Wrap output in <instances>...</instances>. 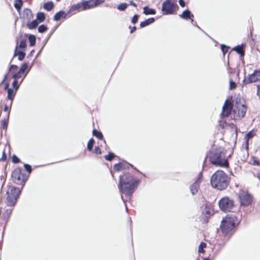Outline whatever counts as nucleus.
I'll return each mask as SVG.
<instances>
[{
  "label": "nucleus",
  "instance_id": "31",
  "mask_svg": "<svg viewBox=\"0 0 260 260\" xmlns=\"http://www.w3.org/2000/svg\"><path fill=\"white\" fill-rule=\"evenodd\" d=\"M9 117V113L8 114L7 118H5L2 123V126L4 129L6 128L8 125V120Z\"/></svg>",
  "mask_w": 260,
  "mask_h": 260
},
{
  "label": "nucleus",
  "instance_id": "35",
  "mask_svg": "<svg viewBox=\"0 0 260 260\" xmlns=\"http://www.w3.org/2000/svg\"><path fill=\"white\" fill-rule=\"evenodd\" d=\"M252 160L253 161V164L257 166H260V160L257 157L253 156L252 157Z\"/></svg>",
  "mask_w": 260,
  "mask_h": 260
},
{
  "label": "nucleus",
  "instance_id": "45",
  "mask_svg": "<svg viewBox=\"0 0 260 260\" xmlns=\"http://www.w3.org/2000/svg\"><path fill=\"white\" fill-rule=\"evenodd\" d=\"M24 167L25 170L29 173H30L31 171V166L27 164H24Z\"/></svg>",
  "mask_w": 260,
  "mask_h": 260
},
{
  "label": "nucleus",
  "instance_id": "24",
  "mask_svg": "<svg viewBox=\"0 0 260 260\" xmlns=\"http://www.w3.org/2000/svg\"><path fill=\"white\" fill-rule=\"evenodd\" d=\"M23 5V2L22 0H15L14 3V7L18 11V12H20V10L21 8V7Z\"/></svg>",
  "mask_w": 260,
  "mask_h": 260
},
{
  "label": "nucleus",
  "instance_id": "50",
  "mask_svg": "<svg viewBox=\"0 0 260 260\" xmlns=\"http://www.w3.org/2000/svg\"><path fill=\"white\" fill-rule=\"evenodd\" d=\"M94 152L96 154H100L101 153V149L99 147H96L94 149Z\"/></svg>",
  "mask_w": 260,
  "mask_h": 260
},
{
  "label": "nucleus",
  "instance_id": "21",
  "mask_svg": "<svg viewBox=\"0 0 260 260\" xmlns=\"http://www.w3.org/2000/svg\"><path fill=\"white\" fill-rule=\"evenodd\" d=\"M81 8L82 9V2L81 3L74 4L73 6H72L68 12V14H69L74 11L79 10Z\"/></svg>",
  "mask_w": 260,
  "mask_h": 260
},
{
  "label": "nucleus",
  "instance_id": "18",
  "mask_svg": "<svg viewBox=\"0 0 260 260\" xmlns=\"http://www.w3.org/2000/svg\"><path fill=\"white\" fill-rule=\"evenodd\" d=\"M129 164L125 162H120L117 164H115L114 166V169L115 171H120L123 169H125L128 167Z\"/></svg>",
  "mask_w": 260,
  "mask_h": 260
},
{
  "label": "nucleus",
  "instance_id": "9",
  "mask_svg": "<svg viewBox=\"0 0 260 260\" xmlns=\"http://www.w3.org/2000/svg\"><path fill=\"white\" fill-rule=\"evenodd\" d=\"M12 177L13 181L17 184L23 185L26 180L24 175L22 173L20 169H16L12 173Z\"/></svg>",
  "mask_w": 260,
  "mask_h": 260
},
{
  "label": "nucleus",
  "instance_id": "34",
  "mask_svg": "<svg viewBox=\"0 0 260 260\" xmlns=\"http://www.w3.org/2000/svg\"><path fill=\"white\" fill-rule=\"evenodd\" d=\"M128 5L126 3H122L119 5L117 7V9L120 11H124L127 7Z\"/></svg>",
  "mask_w": 260,
  "mask_h": 260
},
{
  "label": "nucleus",
  "instance_id": "64",
  "mask_svg": "<svg viewBox=\"0 0 260 260\" xmlns=\"http://www.w3.org/2000/svg\"><path fill=\"white\" fill-rule=\"evenodd\" d=\"M203 260H210V259L209 257H205Z\"/></svg>",
  "mask_w": 260,
  "mask_h": 260
},
{
  "label": "nucleus",
  "instance_id": "5",
  "mask_svg": "<svg viewBox=\"0 0 260 260\" xmlns=\"http://www.w3.org/2000/svg\"><path fill=\"white\" fill-rule=\"evenodd\" d=\"M21 191L18 188L9 186L6 194V204L8 206H13L17 202Z\"/></svg>",
  "mask_w": 260,
  "mask_h": 260
},
{
  "label": "nucleus",
  "instance_id": "14",
  "mask_svg": "<svg viewBox=\"0 0 260 260\" xmlns=\"http://www.w3.org/2000/svg\"><path fill=\"white\" fill-rule=\"evenodd\" d=\"M100 2L99 0H89L88 1L82 2V10H85L93 8L98 5Z\"/></svg>",
  "mask_w": 260,
  "mask_h": 260
},
{
  "label": "nucleus",
  "instance_id": "54",
  "mask_svg": "<svg viewBox=\"0 0 260 260\" xmlns=\"http://www.w3.org/2000/svg\"><path fill=\"white\" fill-rule=\"evenodd\" d=\"M146 26V20L144 21L143 22H142L140 23V26L141 27H143Z\"/></svg>",
  "mask_w": 260,
  "mask_h": 260
},
{
  "label": "nucleus",
  "instance_id": "19",
  "mask_svg": "<svg viewBox=\"0 0 260 260\" xmlns=\"http://www.w3.org/2000/svg\"><path fill=\"white\" fill-rule=\"evenodd\" d=\"M16 55H18V59L19 60H22L25 57V53L22 51H19L18 50V47H16L14 52V56Z\"/></svg>",
  "mask_w": 260,
  "mask_h": 260
},
{
  "label": "nucleus",
  "instance_id": "52",
  "mask_svg": "<svg viewBox=\"0 0 260 260\" xmlns=\"http://www.w3.org/2000/svg\"><path fill=\"white\" fill-rule=\"evenodd\" d=\"M6 159V155L4 152L3 151V156L0 158V160L5 161Z\"/></svg>",
  "mask_w": 260,
  "mask_h": 260
},
{
  "label": "nucleus",
  "instance_id": "44",
  "mask_svg": "<svg viewBox=\"0 0 260 260\" xmlns=\"http://www.w3.org/2000/svg\"><path fill=\"white\" fill-rule=\"evenodd\" d=\"M155 13V11L154 9L149 8L147 7V15L154 14Z\"/></svg>",
  "mask_w": 260,
  "mask_h": 260
},
{
  "label": "nucleus",
  "instance_id": "53",
  "mask_svg": "<svg viewBox=\"0 0 260 260\" xmlns=\"http://www.w3.org/2000/svg\"><path fill=\"white\" fill-rule=\"evenodd\" d=\"M257 94L260 98V85H257Z\"/></svg>",
  "mask_w": 260,
  "mask_h": 260
},
{
  "label": "nucleus",
  "instance_id": "56",
  "mask_svg": "<svg viewBox=\"0 0 260 260\" xmlns=\"http://www.w3.org/2000/svg\"><path fill=\"white\" fill-rule=\"evenodd\" d=\"M9 83H8V82H6L5 83V90H8L9 89Z\"/></svg>",
  "mask_w": 260,
  "mask_h": 260
},
{
  "label": "nucleus",
  "instance_id": "63",
  "mask_svg": "<svg viewBox=\"0 0 260 260\" xmlns=\"http://www.w3.org/2000/svg\"><path fill=\"white\" fill-rule=\"evenodd\" d=\"M129 4L133 6H134V7H136V5L135 3H134V2L131 1Z\"/></svg>",
  "mask_w": 260,
  "mask_h": 260
},
{
  "label": "nucleus",
  "instance_id": "29",
  "mask_svg": "<svg viewBox=\"0 0 260 260\" xmlns=\"http://www.w3.org/2000/svg\"><path fill=\"white\" fill-rule=\"evenodd\" d=\"M92 133L94 136L98 138L100 140L103 139V136L101 132H99L96 129H94Z\"/></svg>",
  "mask_w": 260,
  "mask_h": 260
},
{
  "label": "nucleus",
  "instance_id": "37",
  "mask_svg": "<svg viewBox=\"0 0 260 260\" xmlns=\"http://www.w3.org/2000/svg\"><path fill=\"white\" fill-rule=\"evenodd\" d=\"M94 144V140L93 139H91L88 142L87 149L88 150H91L93 145Z\"/></svg>",
  "mask_w": 260,
  "mask_h": 260
},
{
  "label": "nucleus",
  "instance_id": "59",
  "mask_svg": "<svg viewBox=\"0 0 260 260\" xmlns=\"http://www.w3.org/2000/svg\"><path fill=\"white\" fill-rule=\"evenodd\" d=\"M256 177L260 180V171L257 173Z\"/></svg>",
  "mask_w": 260,
  "mask_h": 260
},
{
  "label": "nucleus",
  "instance_id": "55",
  "mask_svg": "<svg viewBox=\"0 0 260 260\" xmlns=\"http://www.w3.org/2000/svg\"><path fill=\"white\" fill-rule=\"evenodd\" d=\"M129 29H131V33H133L136 29L135 26L131 27V26L129 27Z\"/></svg>",
  "mask_w": 260,
  "mask_h": 260
},
{
  "label": "nucleus",
  "instance_id": "25",
  "mask_svg": "<svg viewBox=\"0 0 260 260\" xmlns=\"http://www.w3.org/2000/svg\"><path fill=\"white\" fill-rule=\"evenodd\" d=\"M45 19V16L44 13L42 12H39L37 14V21L40 22H42L44 21Z\"/></svg>",
  "mask_w": 260,
  "mask_h": 260
},
{
  "label": "nucleus",
  "instance_id": "10",
  "mask_svg": "<svg viewBox=\"0 0 260 260\" xmlns=\"http://www.w3.org/2000/svg\"><path fill=\"white\" fill-rule=\"evenodd\" d=\"M260 82V70H255L253 73L249 74L247 77H245L242 81L243 84Z\"/></svg>",
  "mask_w": 260,
  "mask_h": 260
},
{
  "label": "nucleus",
  "instance_id": "58",
  "mask_svg": "<svg viewBox=\"0 0 260 260\" xmlns=\"http://www.w3.org/2000/svg\"><path fill=\"white\" fill-rule=\"evenodd\" d=\"M7 79V74H6L4 77V79L2 81V83H4L5 81Z\"/></svg>",
  "mask_w": 260,
  "mask_h": 260
},
{
  "label": "nucleus",
  "instance_id": "6",
  "mask_svg": "<svg viewBox=\"0 0 260 260\" xmlns=\"http://www.w3.org/2000/svg\"><path fill=\"white\" fill-rule=\"evenodd\" d=\"M178 8V6L172 0H165L162 4V13L163 15L172 14Z\"/></svg>",
  "mask_w": 260,
  "mask_h": 260
},
{
  "label": "nucleus",
  "instance_id": "33",
  "mask_svg": "<svg viewBox=\"0 0 260 260\" xmlns=\"http://www.w3.org/2000/svg\"><path fill=\"white\" fill-rule=\"evenodd\" d=\"M237 87V84L235 82H234L232 79L230 80V90H233L236 88Z\"/></svg>",
  "mask_w": 260,
  "mask_h": 260
},
{
  "label": "nucleus",
  "instance_id": "12",
  "mask_svg": "<svg viewBox=\"0 0 260 260\" xmlns=\"http://www.w3.org/2000/svg\"><path fill=\"white\" fill-rule=\"evenodd\" d=\"M233 109V104L231 102L226 100L222 107V111L221 113L222 116L224 117H228L231 114Z\"/></svg>",
  "mask_w": 260,
  "mask_h": 260
},
{
  "label": "nucleus",
  "instance_id": "17",
  "mask_svg": "<svg viewBox=\"0 0 260 260\" xmlns=\"http://www.w3.org/2000/svg\"><path fill=\"white\" fill-rule=\"evenodd\" d=\"M245 45L242 44L240 45H237L233 48V50L235 51L240 56L243 57L245 54Z\"/></svg>",
  "mask_w": 260,
  "mask_h": 260
},
{
  "label": "nucleus",
  "instance_id": "1",
  "mask_svg": "<svg viewBox=\"0 0 260 260\" xmlns=\"http://www.w3.org/2000/svg\"><path fill=\"white\" fill-rule=\"evenodd\" d=\"M138 185L137 179L133 176L125 174L120 177L118 187L121 193L129 196L134 193Z\"/></svg>",
  "mask_w": 260,
  "mask_h": 260
},
{
  "label": "nucleus",
  "instance_id": "49",
  "mask_svg": "<svg viewBox=\"0 0 260 260\" xmlns=\"http://www.w3.org/2000/svg\"><path fill=\"white\" fill-rule=\"evenodd\" d=\"M17 69V66L15 65H12L9 71H15Z\"/></svg>",
  "mask_w": 260,
  "mask_h": 260
},
{
  "label": "nucleus",
  "instance_id": "20",
  "mask_svg": "<svg viewBox=\"0 0 260 260\" xmlns=\"http://www.w3.org/2000/svg\"><path fill=\"white\" fill-rule=\"evenodd\" d=\"M67 15V14H66L64 11H59L55 15L54 20L55 21H58L61 18H65Z\"/></svg>",
  "mask_w": 260,
  "mask_h": 260
},
{
  "label": "nucleus",
  "instance_id": "28",
  "mask_svg": "<svg viewBox=\"0 0 260 260\" xmlns=\"http://www.w3.org/2000/svg\"><path fill=\"white\" fill-rule=\"evenodd\" d=\"M54 6L53 3L52 2L46 3L44 5V8L47 11H50L52 9Z\"/></svg>",
  "mask_w": 260,
  "mask_h": 260
},
{
  "label": "nucleus",
  "instance_id": "27",
  "mask_svg": "<svg viewBox=\"0 0 260 260\" xmlns=\"http://www.w3.org/2000/svg\"><path fill=\"white\" fill-rule=\"evenodd\" d=\"M12 212V209H7L4 213H3V216H4V218L5 219H9V217H10L11 214Z\"/></svg>",
  "mask_w": 260,
  "mask_h": 260
},
{
  "label": "nucleus",
  "instance_id": "39",
  "mask_svg": "<svg viewBox=\"0 0 260 260\" xmlns=\"http://www.w3.org/2000/svg\"><path fill=\"white\" fill-rule=\"evenodd\" d=\"M12 85L15 89L17 90L19 87L20 83H18V81L17 80L14 79L12 83Z\"/></svg>",
  "mask_w": 260,
  "mask_h": 260
},
{
  "label": "nucleus",
  "instance_id": "3",
  "mask_svg": "<svg viewBox=\"0 0 260 260\" xmlns=\"http://www.w3.org/2000/svg\"><path fill=\"white\" fill-rule=\"evenodd\" d=\"M230 179L227 174L221 170L215 172L211 176L210 183L212 187L219 190H224L229 185Z\"/></svg>",
  "mask_w": 260,
  "mask_h": 260
},
{
  "label": "nucleus",
  "instance_id": "22",
  "mask_svg": "<svg viewBox=\"0 0 260 260\" xmlns=\"http://www.w3.org/2000/svg\"><path fill=\"white\" fill-rule=\"evenodd\" d=\"M39 23V22L37 21V20L36 19L32 21L31 22H28L26 25L29 29H32L36 28L38 26Z\"/></svg>",
  "mask_w": 260,
  "mask_h": 260
},
{
  "label": "nucleus",
  "instance_id": "42",
  "mask_svg": "<svg viewBox=\"0 0 260 260\" xmlns=\"http://www.w3.org/2000/svg\"><path fill=\"white\" fill-rule=\"evenodd\" d=\"M115 156L113 153H110L108 155H105V158L107 160H111Z\"/></svg>",
  "mask_w": 260,
  "mask_h": 260
},
{
  "label": "nucleus",
  "instance_id": "15",
  "mask_svg": "<svg viewBox=\"0 0 260 260\" xmlns=\"http://www.w3.org/2000/svg\"><path fill=\"white\" fill-rule=\"evenodd\" d=\"M179 16L183 19H190L191 22H193L194 15L188 9L184 10L181 14L179 15Z\"/></svg>",
  "mask_w": 260,
  "mask_h": 260
},
{
  "label": "nucleus",
  "instance_id": "47",
  "mask_svg": "<svg viewBox=\"0 0 260 260\" xmlns=\"http://www.w3.org/2000/svg\"><path fill=\"white\" fill-rule=\"evenodd\" d=\"M155 21V19L154 18H147V25H149L152 23H153Z\"/></svg>",
  "mask_w": 260,
  "mask_h": 260
},
{
  "label": "nucleus",
  "instance_id": "2",
  "mask_svg": "<svg viewBox=\"0 0 260 260\" xmlns=\"http://www.w3.org/2000/svg\"><path fill=\"white\" fill-rule=\"evenodd\" d=\"M209 160L212 165L220 167H228L229 162L225 158L224 150L222 147L213 148L209 152Z\"/></svg>",
  "mask_w": 260,
  "mask_h": 260
},
{
  "label": "nucleus",
  "instance_id": "46",
  "mask_svg": "<svg viewBox=\"0 0 260 260\" xmlns=\"http://www.w3.org/2000/svg\"><path fill=\"white\" fill-rule=\"evenodd\" d=\"M139 15H135L132 19V22L134 24L136 23L138 19Z\"/></svg>",
  "mask_w": 260,
  "mask_h": 260
},
{
  "label": "nucleus",
  "instance_id": "36",
  "mask_svg": "<svg viewBox=\"0 0 260 260\" xmlns=\"http://www.w3.org/2000/svg\"><path fill=\"white\" fill-rule=\"evenodd\" d=\"M220 48L223 55H225V54L228 51V50L230 48L229 47L224 44H221Z\"/></svg>",
  "mask_w": 260,
  "mask_h": 260
},
{
  "label": "nucleus",
  "instance_id": "43",
  "mask_svg": "<svg viewBox=\"0 0 260 260\" xmlns=\"http://www.w3.org/2000/svg\"><path fill=\"white\" fill-rule=\"evenodd\" d=\"M16 47H18V49L19 48H24L26 47V42L24 40L21 41L18 46H17Z\"/></svg>",
  "mask_w": 260,
  "mask_h": 260
},
{
  "label": "nucleus",
  "instance_id": "26",
  "mask_svg": "<svg viewBox=\"0 0 260 260\" xmlns=\"http://www.w3.org/2000/svg\"><path fill=\"white\" fill-rule=\"evenodd\" d=\"M254 135L255 133L253 131H250L246 134L245 139H246L247 147H248V142L249 140L253 138Z\"/></svg>",
  "mask_w": 260,
  "mask_h": 260
},
{
  "label": "nucleus",
  "instance_id": "62",
  "mask_svg": "<svg viewBox=\"0 0 260 260\" xmlns=\"http://www.w3.org/2000/svg\"><path fill=\"white\" fill-rule=\"evenodd\" d=\"M210 213H211V212H210L209 210H207L206 211V214L207 215H209L210 214Z\"/></svg>",
  "mask_w": 260,
  "mask_h": 260
},
{
  "label": "nucleus",
  "instance_id": "40",
  "mask_svg": "<svg viewBox=\"0 0 260 260\" xmlns=\"http://www.w3.org/2000/svg\"><path fill=\"white\" fill-rule=\"evenodd\" d=\"M27 68V64L26 63H24L21 66L20 69L18 71L19 72L21 73V74H24L25 71Z\"/></svg>",
  "mask_w": 260,
  "mask_h": 260
},
{
  "label": "nucleus",
  "instance_id": "23",
  "mask_svg": "<svg viewBox=\"0 0 260 260\" xmlns=\"http://www.w3.org/2000/svg\"><path fill=\"white\" fill-rule=\"evenodd\" d=\"M17 90H16L15 89V90L14 89H9L8 90H7V92H8V98L10 100H13L14 96H15V93H16V92Z\"/></svg>",
  "mask_w": 260,
  "mask_h": 260
},
{
  "label": "nucleus",
  "instance_id": "38",
  "mask_svg": "<svg viewBox=\"0 0 260 260\" xmlns=\"http://www.w3.org/2000/svg\"><path fill=\"white\" fill-rule=\"evenodd\" d=\"M47 29V26L44 25H40L38 28V31L39 32L43 33L46 31Z\"/></svg>",
  "mask_w": 260,
  "mask_h": 260
},
{
  "label": "nucleus",
  "instance_id": "16",
  "mask_svg": "<svg viewBox=\"0 0 260 260\" xmlns=\"http://www.w3.org/2000/svg\"><path fill=\"white\" fill-rule=\"evenodd\" d=\"M22 17L24 20L29 21L33 18V14L29 9H25L23 10Z\"/></svg>",
  "mask_w": 260,
  "mask_h": 260
},
{
  "label": "nucleus",
  "instance_id": "51",
  "mask_svg": "<svg viewBox=\"0 0 260 260\" xmlns=\"http://www.w3.org/2000/svg\"><path fill=\"white\" fill-rule=\"evenodd\" d=\"M179 4L180 6L182 7H184L186 5V3L184 0H179Z\"/></svg>",
  "mask_w": 260,
  "mask_h": 260
},
{
  "label": "nucleus",
  "instance_id": "60",
  "mask_svg": "<svg viewBox=\"0 0 260 260\" xmlns=\"http://www.w3.org/2000/svg\"><path fill=\"white\" fill-rule=\"evenodd\" d=\"M143 12L145 14H146V6L144 7Z\"/></svg>",
  "mask_w": 260,
  "mask_h": 260
},
{
  "label": "nucleus",
  "instance_id": "7",
  "mask_svg": "<svg viewBox=\"0 0 260 260\" xmlns=\"http://www.w3.org/2000/svg\"><path fill=\"white\" fill-rule=\"evenodd\" d=\"M218 205L220 209L225 212H231L234 207V203L233 200L228 197H223L221 199Z\"/></svg>",
  "mask_w": 260,
  "mask_h": 260
},
{
  "label": "nucleus",
  "instance_id": "61",
  "mask_svg": "<svg viewBox=\"0 0 260 260\" xmlns=\"http://www.w3.org/2000/svg\"><path fill=\"white\" fill-rule=\"evenodd\" d=\"M194 21L193 22H191L192 23V24L194 26H196L197 27H198L199 29H201L200 27L197 25V22H195L194 23H193Z\"/></svg>",
  "mask_w": 260,
  "mask_h": 260
},
{
  "label": "nucleus",
  "instance_id": "48",
  "mask_svg": "<svg viewBox=\"0 0 260 260\" xmlns=\"http://www.w3.org/2000/svg\"><path fill=\"white\" fill-rule=\"evenodd\" d=\"M12 160L14 163H18L20 161L19 158L15 155L12 157Z\"/></svg>",
  "mask_w": 260,
  "mask_h": 260
},
{
  "label": "nucleus",
  "instance_id": "8",
  "mask_svg": "<svg viewBox=\"0 0 260 260\" xmlns=\"http://www.w3.org/2000/svg\"><path fill=\"white\" fill-rule=\"evenodd\" d=\"M247 111V107L244 104L236 102L233 109V113L236 118H243Z\"/></svg>",
  "mask_w": 260,
  "mask_h": 260
},
{
  "label": "nucleus",
  "instance_id": "4",
  "mask_svg": "<svg viewBox=\"0 0 260 260\" xmlns=\"http://www.w3.org/2000/svg\"><path fill=\"white\" fill-rule=\"evenodd\" d=\"M237 221V217L233 215H228L222 220L220 224L221 231L228 239L235 232V224Z\"/></svg>",
  "mask_w": 260,
  "mask_h": 260
},
{
  "label": "nucleus",
  "instance_id": "13",
  "mask_svg": "<svg viewBox=\"0 0 260 260\" xmlns=\"http://www.w3.org/2000/svg\"><path fill=\"white\" fill-rule=\"evenodd\" d=\"M203 175L202 172H200L199 174L198 178L196 180V181L191 184L189 187L190 191L191 194L193 196L196 194L200 188V183L202 180Z\"/></svg>",
  "mask_w": 260,
  "mask_h": 260
},
{
  "label": "nucleus",
  "instance_id": "32",
  "mask_svg": "<svg viewBox=\"0 0 260 260\" xmlns=\"http://www.w3.org/2000/svg\"><path fill=\"white\" fill-rule=\"evenodd\" d=\"M206 244L204 242H201L199 246L198 251L200 253H203L204 252V248L206 247Z\"/></svg>",
  "mask_w": 260,
  "mask_h": 260
},
{
  "label": "nucleus",
  "instance_id": "57",
  "mask_svg": "<svg viewBox=\"0 0 260 260\" xmlns=\"http://www.w3.org/2000/svg\"><path fill=\"white\" fill-rule=\"evenodd\" d=\"M8 110H9V107H8V106L7 105H6L5 106V107H4V111H8Z\"/></svg>",
  "mask_w": 260,
  "mask_h": 260
},
{
  "label": "nucleus",
  "instance_id": "11",
  "mask_svg": "<svg viewBox=\"0 0 260 260\" xmlns=\"http://www.w3.org/2000/svg\"><path fill=\"white\" fill-rule=\"evenodd\" d=\"M239 198L241 204L244 206H247L252 202V197L244 191L239 193Z\"/></svg>",
  "mask_w": 260,
  "mask_h": 260
},
{
  "label": "nucleus",
  "instance_id": "30",
  "mask_svg": "<svg viewBox=\"0 0 260 260\" xmlns=\"http://www.w3.org/2000/svg\"><path fill=\"white\" fill-rule=\"evenodd\" d=\"M28 40L29 41L30 45L31 46H33L35 45L36 39L34 35H29V36L28 37Z\"/></svg>",
  "mask_w": 260,
  "mask_h": 260
},
{
  "label": "nucleus",
  "instance_id": "41",
  "mask_svg": "<svg viewBox=\"0 0 260 260\" xmlns=\"http://www.w3.org/2000/svg\"><path fill=\"white\" fill-rule=\"evenodd\" d=\"M12 77L14 79L18 80L19 78L22 77V74L18 72L17 73L14 74Z\"/></svg>",
  "mask_w": 260,
  "mask_h": 260
}]
</instances>
